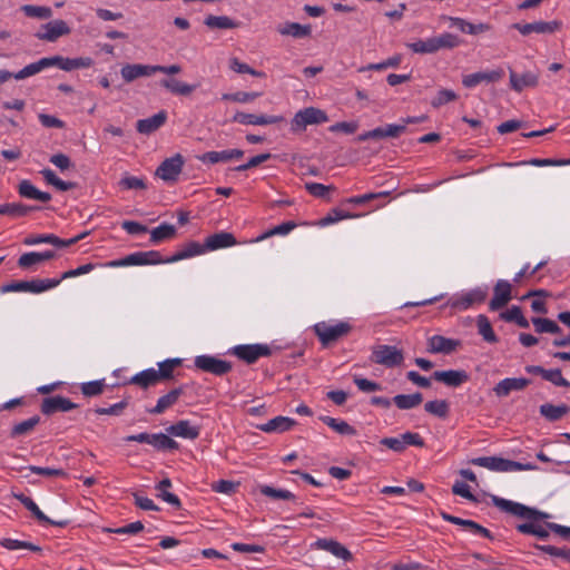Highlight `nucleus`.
Wrapping results in <instances>:
<instances>
[{
  "mask_svg": "<svg viewBox=\"0 0 570 570\" xmlns=\"http://www.w3.org/2000/svg\"><path fill=\"white\" fill-rule=\"evenodd\" d=\"M491 501L501 511L527 519L529 521L525 523H521L517 527V530L519 532L525 534H533L540 539H546L549 537V531L547 527L535 523V521L538 520L549 518L548 513L529 508L519 502L500 498L498 495H491Z\"/></svg>",
  "mask_w": 570,
  "mask_h": 570,
  "instance_id": "f257e3e1",
  "label": "nucleus"
},
{
  "mask_svg": "<svg viewBox=\"0 0 570 570\" xmlns=\"http://www.w3.org/2000/svg\"><path fill=\"white\" fill-rule=\"evenodd\" d=\"M488 296V286H478L469 291H461L452 295L446 305L456 311H466L476 304H481Z\"/></svg>",
  "mask_w": 570,
  "mask_h": 570,
  "instance_id": "f03ea898",
  "label": "nucleus"
},
{
  "mask_svg": "<svg viewBox=\"0 0 570 570\" xmlns=\"http://www.w3.org/2000/svg\"><path fill=\"white\" fill-rule=\"evenodd\" d=\"M352 325L347 321L320 322L314 325V331L323 345H327L347 335Z\"/></svg>",
  "mask_w": 570,
  "mask_h": 570,
  "instance_id": "7ed1b4c3",
  "label": "nucleus"
},
{
  "mask_svg": "<svg viewBox=\"0 0 570 570\" xmlns=\"http://www.w3.org/2000/svg\"><path fill=\"white\" fill-rule=\"evenodd\" d=\"M60 279L37 278L31 281H20L6 284L1 287L2 293H31L40 294L57 287Z\"/></svg>",
  "mask_w": 570,
  "mask_h": 570,
  "instance_id": "20e7f679",
  "label": "nucleus"
},
{
  "mask_svg": "<svg viewBox=\"0 0 570 570\" xmlns=\"http://www.w3.org/2000/svg\"><path fill=\"white\" fill-rule=\"evenodd\" d=\"M166 264L160 253L157 250L136 252L127 255L124 258L110 261L106 264L107 267H126V266H142V265H157Z\"/></svg>",
  "mask_w": 570,
  "mask_h": 570,
  "instance_id": "39448f33",
  "label": "nucleus"
},
{
  "mask_svg": "<svg viewBox=\"0 0 570 570\" xmlns=\"http://www.w3.org/2000/svg\"><path fill=\"white\" fill-rule=\"evenodd\" d=\"M472 463L478 466L485 468L497 472H512L531 469L530 464H522L515 461L497 458V456H480L472 460Z\"/></svg>",
  "mask_w": 570,
  "mask_h": 570,
  "instance_id": "423d86ee",
  "label": "nucleus"
},
{
  "mask_svg": "<svg viewBox=\"0 0 570 570\" xmlns=\"http://www.w3.org/2000/svg\"><path fill=\"white\" fill-rule=\"evenodd\" d=\"M404 360L400 348L392 345H377L373 347L372 361L385 367H395L402 364Z\"/></svg>",
  "mask_w": 570,
  "mask_h": 570,
  "instance_id": "0eeeda50",
  "label": "nucleus"
},
{
  "mask_svg": "<svg viewBox=\"0 0 570 570\" xmlns=\"http://www.w3.org/2000/svg\"><path fill=\"white\" fill-rule=\"evenodd\" d=\"M328 120L326 112L318 108L307 107L297 111L292 119V129L303 130L308 125L323 124Z\"/></svg>",
  "mask_w": 570,
  "mask_h": 570,
  "instance_id": "6e6552de",
  "label": "nucleus"
},
{
  "mask_svg": "<svg viewBox=\"0 0 570 570\" xmlns=\"http://www.w3.org/2000/svg\"><path fill=\"white\" fill-rule=\"evenodd\" d=\"M194 365L198 370L214 375H224L232 370L229 362L207 354L196 356Z\"/></svg>",
  "mask_w": 570,
  "mask_h": 570,
  "instance_id": "1a4fd4ad",
  "label": "nucleus"
},
{
  "mask_svg": "<svg viewBox=\"0 0 570 570\" xmlns=\"http://www.w3.org/2000/svg\"><path fill=\"white\" fill-rule=\"evenodd\" d=\"M184 158L180 154L165 159L156 170V175L164 181H176L184 167Z\"/></svg>",
  "mask_w": 570,
  "mask_h": 570,
  "instance_id": "9d476101",
  "label": "nucleus"
},
{
  "mask_svg": "<svg viewBox=\"0 0 570 570\" xmlns=\"http://www.w3.org/2000/svg\"><path fill=\"white\" fill-rule=\"evenodd\" d=\"M269 353L271 348L266 344H246L233 347V354L249 364L262 356L269 355Z\"/></svg>",
  "mask_w": 570,
  "mask_h": 570,
  "instance_id": "9b49d317",
  "label": "nucleus"
},
{
  "mask_svg": "<svg viewBox=\"0 0 570 570\" xmlns=\"http://www.w3.org/2000/svg\"><path fill=\"white\" fill-rule=\"evenodd\" d=\"M234 122L240 125L266 126L284 121L281 115H255L237 111L232 119Z\"/></svg>",
  "mask_w": 570,
  "mask_h": 570,
  "instance_id": "f8f14e48",
  "label": "nucleus"
},
{
  "mask_svg": "<svg viewBox=\"0 0 570 570\" xmlns=\"http://www.w3.org/2000/svg\"><path fill=\"white\" fill-rule=\"evenodd\" d=\"M69 33L70 28L68 24L63 20L57 19L42 24L36 36L40 40L52 42Z\"/></svg>",
  "mask_w": 570,
  "mask_h": 570,
  "instance_id": "ddd939ff",
  "label": "nucleus"
},
{
  "mask_svg": "<svg viewBox=\"0 0 570 570\" xmlns=\"http://www.w3.org/2000/svg\"><path fill=\"white\" fill-rule=\"evenodd\" d=\"M82 237L83 235H79L69 239H61L53 234L30 235L24 238L23 244L28 246H33L38 244H50L56 247H68L70 245L76 244Z\"/></svg>",
  "mask_w": 570,
  "mask_h": 570,
  "instance_id": "4468645a",
  "label": "nucleus"
},
{
  "mask_svg": "<svg viewBox=\"0 0 570 570\" xmlns=\"http://www.w3.org/2000/svg\"><path fill=\"white\" fill-rule=\"evenodd\" d=\"M167 433L169 435L187 439V440H195L200 434V426L193 424L188 420H180L175 424H171L166 429Z\"/></svg>",
  "mask_w": 570,
  "mask_h": 570,
  "instance_id": "2eb2a0df",
  "label": "nucleus"
},
{
  "mask_svg": "<svg viewBox=\"0 0 570 570\" xmlns=\"http://www.w3.org/2000/svg\"><path fill=\"white\" fill-rule=\"evenodd\" d=\"M510 87L517 92L523 91L525 88H533L539 82V75L532 71H525L521 75L513 70L509 73Z\"/></svg>",
  "mask_w": 570,
  "mask_h": 570,
  "instance_id": "dca6fc26",
  "label": "nucleus"
},
{
  "mask_svg": "<svg viewBox=\"0 0 570 570\" xmlns=\"http://www.w3.org/2000/svg\"><path fill=\"white\" fill-rule=\"evenodd\" d=\"M155 73V65L127 63L121 67L120 75L126 82H132L141 77H150Z\"/></svg>",
  "mask_w": 570,
  "mask_h": 570,
  "instance_id": "f3484780",
  "label": "nucleus"
},
{
  "mask_svg": "<svg viewBox=\"0 0 570 570\" xmlns=\"http://www.w3.org/2000/svg\"><path fill=\"white\" fill-rule=\"evenodd\" d=\"M461 345L459 340L448 338L442 335H433L428 340V350L431 353L450 354Z\"/></svg>",
  "mask_w": 570,
  "mask_h": 570,
  "instance_id": "a211bd4d",
  "label": "nucleus"
},
{
  "mask_svg": "<svg viewBox=\"0 0 570 570\" xmlns=\"http://www.w3.org/2000/svg\"><path fill=\"white\" fill-rule=\"evenodd\" d=\"M511 284L508 281L499 279L494 286L493 297L490 301V308L498 311L505 306L511 299Z\"/></svg>",
  "mask_w": 570,
  "mask_h": 570,
  "instance_id": "6ab92c4d",
  "label": "nucleus"
},
{
  "mask_svg": "<svg viewBox=\"0 0 570 570\" xmlns=\"http://www.w3.org/2000/svg\"><path fill=\"white\" fill-rule=\"evenodd\" d=\"M433 377L448 386L456 387L469 380V374L464 370L435 371Z\"/></svg>",
  "mask_w": 570,
  "mask_h": 570,
  "instance_id": "aec40b11",
  "label": "nucleus"
},
{
  "mask_svg": "<svg viewBox=\"0 0 570 570\" xmlns=\"http://www.w3.org/2000/svg\"><path fill=\"white\" fill-rule=\"evenodd\" d=\"M14 497L24 505L27 510H29L32 515L42 524H52L57 527H65L67 524L66 521H53L49 519L37 505V503L29 497L23 493L14 494Z\"/></svg>",
  "mask_w": 570,
  "mask_h": 570,
  "instance_id": "412c9836",
  "label": "nucleus"
},
{
  "mask_svg": "<svg viewBox=\"0 0 570 570\" xmlns=\"http://www.w3.org/2000/svg\"><path fill=\"white\" fill-rule=\"evenodd\" d=\"M166 120L167 112L161 110L151 117L139 119L136 124V129L141 135H150L164 126Z\"/></svg>",
  "mask_w": 570,
  "mask_h": 570,
  "instance_id": "4be33fe9",
  "label": "nucleus"
},
{
  "mask_svg": "<svg viewBox=\"0 0 570 570\" xmlns=\"http://www.w3.org/2000/svg\"><path fill=\"white\" fill-rule=\"evenodd\" d=\"M503 76V71L501 69L491 70V71H480L466 75L462 78V83L466 88H474L479 83L485 82H494L501 79Z\"/></svg>",
  "mask_w": 570,
  "mask_h": 570,
  "instance_id": "5701e85b",
  "label": "nucleus"
},
{
  "mask_svg": "<svg viewBox=\"0 0 570 570\" xmlns=\"http://www.w3.org/2000/svg\"><path fill=\"white\" fill-rule=\"evenodd\" d=\"M295 424L296 421L294 419L279 415L266 423L258 424L257 429L265 433H283L289 431Z\"/></svg>",
  "mask_w": 570,
  "mask_h": 570,
  "instance_id": "b1692460",
  "label": "nucleus"
},
{
  "mask_svg": "<svg viewBox=\"0 0 570 570\" xmlns=\"http://www.w3.org/2000/svg\"><path fill=\"white\" fill-rule=\"evenodd\" d=\"M76 407V404L72 403L69 399L63 396H51L45 399L41 405V411L45 414H52L55 412H68Z\"/></svg>",
  "mask_w": 570,
  "mask_h": 570,
  "instance_id": "393cba45",
  "label": "nucleus"
},
{
  "mask_svg": "<svg viewBox=\"0 0 570 570\" xmlns=\"http://www.w3.org/2000/svg\"><path fill=\"white\" fill-rule=\"evenodd\" d=\"M244 156V151L240 149H227L220 151H207L198 157L203 163L217 164L220 161H228L232 159H239Z\"/></svg>",
  "mask_w": 570,
  "mask_h": 570,
  "instance_id": "a878e982",
  "label": "nucleus"
},
{
  "mask_svg": "<svg viewBox=\"0 0 570 570\" xmlns=\"http://www.w3.org/2000/svg\"><path fill=\"white\" fill-rule=\"evenodd\" d=\"M207 252L217 250L220 248L232 247L237 244L233 234L227 232H219L208 236L205 239Z\"/></svg>",
  "mask_w": 570,
  "mask_h": 570,
  "instance_id": "bb28decb",
  "label": "nucleus"
},
{
  "mask_svg": "<svg viewBox=\"0 0 570 570\" xmlns=\"http://www.w3.org/2000/svg\"><path fill=\"white\" fill-rule=\"evenodd\" d=\"M530 381L523 377H508L494 386L498 396H507L511 391H520L528 386Z\"/></svg>",
  "mask_w": 570,
  "mask_h": 570,
  "instance_id": "cd10ccee",
  "label": "nucleus"
},
{
  "mask_svg": "<svg viewBox=\"0 0 570 570\" xmlns=\"http://www.w3.org/2000/svg\"><path fill=\"white\" fill-rule=\"evenodd\" d=\"M316 547L324 551H327L335 556L338 559L344 561H348L352 559V553L340 542L332 539H318L316 541Z\"/></svg>",
  "mask_w": 570,
  "mask_h": 570,
  "instance_id": "c85d7f7f",
  "label": "nucleus"
},
{
  "mask_svg": "<svg viewBox=\"0 0 570 570\" xmlns=\"http://www.w3.org/2000/svg\"><path fill=\"white\" fill-rule=\"evenodd\" d=\"M206 252H207V248H206L205 243H204V245H202L199 243L191 242V243L187 244L184 249L177 252L176 254H174L173 256H170L168 258H165V263L166 264L175 263V262H178L181 259L202 255Z\"/></svg>",
  "mask_w": 570,
  "mask_h": 570,
  "instance_id": "c756f323",
  "label": "nucleus"
},
{
  "mask_svg": "<svg viewBox=\"0 0 570 570\" xmlns=\"http://www.w3.org/2000/svg\"><path fill=\"white\" fill-rule=\"evenodd\" d=\"M277 31L282 36H291L296 39L309 37L312 28L309 24H299L297 22H285L277 27Z\"/></svg>",
  "mask_w": 570,
  "mask_h": 570,
  "instance_id": "7c9ffc66",
  "label": "nucleus"
},
{
  "mask_svg": "<svg viewBox=\"0 0 570 570\" xmlns=\"http://www.w3.org/2000/svg\"><path fill=\"white\" fill-rule=\"evenodd\" d=\"M19 195L23 198L35 199L42 203H47L51 200V195L46 191L39 190L35 185L29 180H22L18 187Z\"/></svg>",
  "mask_w": 570,
  "mask_h": 570,
  "instance_id": "2f4dec72",
  "label": "nucleus"
},
{
  "mask_svg": "<svg viewBox=\"0 0 570 570\" xmlns=\"http://www.w3.org/2000/svg\"><path fill=\"white\" fill-rule=\"evenodd\" d=\"M160 86L178 96H188L197 88L196 85H190L175 78L163 79Z\"/></svg>",
  "mask_w": 570,
  "mask_h": 570,
  "instance_id": "473e14b6",
  "label": "nucleus"
},
{
  "mask_svg": "<svg viewBox=\"0 0 570 570\" xmlns=\"http://www.w3.org/2000/svg\"><path fill=\"white\" fill-rule=\"evenodd\" d=\"M570 407L566 404L553 405L551 403H544L540 405V414L550 422H556L567 415Z\"/></svg>",
  "mask_w": 570,
  "mask_h": 570,
  "instance_id": "72a5a7b5",
  "label": "nucleus"
},
{
  "mask_svg": "<svg viewBox=\"0 0 570 570\" xmlns=\"http://www.w3.org/2000/svg\"><path fill=\"white\" fill-rule=\"evenodd\" d=\"M320 420L325 423L328 428L341 435L354 436L356 435V429L350 425L346 421L335 419L331 416H320Z\"/></svg>",
  "mask_w": 570,
  "mask_h": 570,
  "instance_id": "f704fd0d",
  "label": "nucleus"
},
{
  "mask_svg": "<svg viewBox=\"0 0 570 570\" xmlns=\"http://www.w3.org/2000/svg\"><path fill=\"white\" fill-rule=\"evenodd\" d=\"M38 207L28 206L21 203L0 204V215H8L12 218L23 217L29 212L36 210Z\"/></svg>",
  "mask_w": 570,
  "mask_h": 570,
  "instance_id": "c9c22d12",
  "label": "nucleus"
},
{
  "mask_svg": "<svg viewBox=\"0 0 570 570\" xmlns=\"http://www.w3.org/2000/svg\"><path fill=\"white\" fill-rule=\"evenodd\" d=\"M183 394V389H174L170 392H168L166 395H163L158 399L156 406L150 410L149 412L153 414H160L171 405H174L179 396Z\"/></svg>",
  "mask_w": 570,
  "mask_h": 570,
  "instance_id": "e433bc0d",
  "label": "nucleus"
},
{
  "mask_svg": "<svg viewBox=\"0 0 570 570\" xmlns=\"http://www.w3.org/2000/svg\"><path fill=\"white\" fill-rule=\"evenodd\" d=\"M423 401L421 393L399 394L394 396L393 402L400 410H411L420 405Z\"/></svg>",
  "mask_w": 570,
  "mask_h": 570,
  "instance_id": "4c0bfd02",
  "label": "nucleus"
},
{
  "mask_svg": "<svg viewBox=\"0 0 570 570\" xmlns=\"http://www.w3.org/2000/svg\"><path fill=\"white\" fill-rule=\"evenodd\" d=\"M204 23L210 29H234L239 23L227 16H207Z\"/></svg>",
  "mask_w": 570,
  "mask_h": 570,
  "instance_id": "58836bf2",
  "label": "nucleus"
},
{
  "mask_svg": "<svg viewBox=\"0 0 570 570\" xmlns=\"http://www.w3.org/2000/svg\"><path fill=\"white\" fill-rule=\"evenodd\" d=\"M153 448H155L158 451H166V450H177L178 443L169 438L167 434L164 433H153L150 438V443Z\"/></svg>",
  "mask_w": 570,
  "mask_h": 570,
  "instance_id": "ea45409f",
  "label": "nucleus"
},
{
  "mask_svg": "<svg viewBox=\"0 0 570 570\" xmlns=\"http://www.w3.org/2000/svg\"><path fill=\"white\" fill-rule=\"evenodd\" d=\"M259 491L263 495L268 497L274 500H285V501H296V495L288 490L285 489H276L271 485H262Z\"/></svg>",
  "mask_w": 570,
  "mask_h": 570,
  "instance_id": "a19ab883",
  "label": "nucleus"
},
{
  "mask_svg": "<svg viewBox=\"0 0 570 570\" xmlns=\"http://www.w3.org/2000/svg\"><path fill=\"white\" fill-rule=\"evenodd\" d=\"M432 39L435 52L441 49H453L460 45L459 37L450 32H443L440 36L432 37Z\"/></svg>",
  "mask_w": 570,
  "mask_h": 570,
  "instance_id": "79ce46f5",
  "label": "nucleus"
},
{
  "mask_svg": "<svg viewBox=\"0 0 570 570\" xmlns=\"http://www.w3.org/2000/svg\"><path fill=\"white\" fill-rule=\"evenodd\" d=\"M41 176L47 181V184L52 185L60 191H67L72 188V184L69 181H65L60 179L53 170L50 168H43L40 170Z\"/></svg>",
  "mask_w": 570,
  "mask_h": 570,
  "instance_id": "37998d69",
  "label": "nucleus"
},
{
  "mask_svg": "<svg viewBox=\"0 0 570 570\" xmlns=\"http://www.w3.org/2000/svg\"><path fill=\"white\" fill-rule=\"evenodd\" d=\"M501 318L505 322H514L520 327L528 328L529 321L523 316L522 311L519 306H512L511 308L500 314Z\"/></svg>",
  "mask_w": 570,
  "mask_h": 570,
  "instance_id": "c03bdc74",
  "label": "nucleus"
},
{
  "mask_svg": "<svg viewBox=\"0 0 570 570\" xmlns=\"http://www.w3.org/2000/svg\"><path fill=\"white\" fill-rule=\"evenodd\" d=\"M478 332L483 337L485 342L495 343L498 341L497 335L493 332V328L484 315H479L476 318Z\"/></svg>",
  "mask_w": 570,
  "mask_h": 570,
  "instance_id": "a18cd8bd",
  "label": "nucleus"
},
{
  "mask_svg": "<svg viewBox=\"0 0 570 570\" xmlns=\"http://www.w3.org/2000/svg\"><path fill=\"white\" fill-rule=\"evenodd\" d=\"M158 376H157V370L155 368H147V370H144L139 373H137L132 379H131V382L141 386V387H147L149 385H153L155 384L156 382H158Z\"/></svg>",
  "mask_w": 570,
  "mask_h": 570,
  "instance_id": "49530a36",
  "label": "nucleus"
},
{
  "mask_svg": "<svg viewBox=\"0 0 570 570\" xmlns=\"http://www.w3.org/2000/svg\"><path fill=\"white\" fill-rule=\"evenodd\" d=\"M175 233L176 228L174 225L161 224L150 232V240L153 243H159L164 239L171 238L175 235Z\"/></svg>",
  "mask_w": 570,
  "mask_h": 570,
  "instance_id": "de8ad7c7",
  "label": "nucleus"
},
{
  "mask_svg": "<svg viewBox=\"0 0 570 570\" xmlns=\"http://www.w3.org/2000/svg\"><path fill=\"white\" fill-rule=\"evenodd\" d=\"M181 364L180 358H168L158 363V380H167L173 376L174 370Z\"/></svg>",
  "mask_w": 570,
  "mask_h": 570,
  "instance_id": "09e8293b",
  "label": "nucleus"
},
{
  "mask_svg": "<svg viewBox=\"0 0 570 570\" xmlns=\"http://www.w3.org/2000/svg\"><path fill=\"white\" fill-rule=\"evenodd\" d=\"M21 11L26 16L37 19H49L52 16L51 8L45 6L24 4L21 7Z\"/></svg>",
  "mask_w": 570,
  "mask_h": 570,
  "instance_id": "8fccbe9b",
  "label": "nucleus"
},
{
  "mask_svg": "<svg viewBox=\"0 0 570 570\" xmlns=\"http://www.w3.org/2000/svg\"><path fill=\"white\" fill-rule=\"evenodd\" d=\"M46 67H45V62H43V59H39L38 61L36 62H32V63H29L27 65L26 67H23L21 70H19L18 72H16L13 75V78L16 80H22V79H26V78H29L31 76H35L39 72H41L42 70H45Z\"/></svg>",
  "mask_w": 570,
  "mask_h": 570,
  "instance_id": "3c124183",
  "label": "nucleus"
},
{
  "mask_svg": "<svg viewBox=\"0 0 570 570\" xmlns=\"http://www.w3.org/2000/svg\"><path fill=\"white\" fill-rule=\"evenodd\" d=\"M424 409L428 413L438 417H445L449 413V403L445 400H434L425 403Z\"/></svg>",
  "mask_w": 570,
  "mask_h": 570,
  "instance_id": "603ef678",
  "label": "nucleus"
},
{
  "mask_svg": "<svg viewBox=\"0 0 570 570\" xmlns=\"http://www.w3.org/2000/svg\"><path fill=\"white\" fill-rule=\"evenodd\" d=\"M94 65V60L90 57H78V58H66L63 71H72L76 69L89 68Z\"/></svg>",
  "mask_w": 570,
  "mask_h": 570,
  "instance_id": "864d4df0",
  "label": "nucleus"
},
{
  "mask_svg": "<svg viewBox=\"0 0 570 570\" xmlns=\"http://www.w3.org/2000/svg\"><path fill=\"white\" fill-rule=\"evenodd\" d=\"M294 228H295V224L293 222H286L281 225H277L274 228L267 230L266 233L259 235L253 242H255V243L262 242V240L266 239L267 237L274 236V235L285 236L288 233H291Z\"/></svg>",
  "mask_w": 570,
  "mask_h": 570,
  "instance_id": "5fc2aeb1",
  "label": "nucleus"
},
{
  "mask_svg": "<svg viewBox=\"0 0 570 570\" xmlns=\"http://www.w3.org/2000/svg\"><path fill=\"white\" fill-rule=\"evenodd\" d=\"M532 324L534 326L535 332H538V333H558V332H560L559 325L549 318L534 317V318H532Z\"/></svg>",
  "mask_w": 570,
  "mask_h": 570,
  "instance_id": "6e6d98bb",
  "label": "nucleus"
},
{
  "mask_svg": "<svg viewBox=\"0 0 570 570\" xmlns=\"http://www.w3.org/2000/svg\"><path fill=\"white\" fill-rule=\"evenodd\" d=\"M406 46L414 53L429 55V53H434L435 52V47H434L432 37L428 38V39H424V40H417V41H414V42H410Z\"/></svg>",
  "mask_w": 570,
  "mask_h": 570,
  "instance_id": "4d7b16f0",
  "label": "nucleus"
},
{
  "mask_svg": "<svg viewBox=\"0 0 570 570\" xmlns=\"http://www.w3.org/2000/svg\"><path fill=\"white\" fill-rule=\"evenodd\" d=\"M534 32L541 35H552L562 28V22L560 20H551V21H534Z\"/></svg>",
  "mask_w": 570,
  "mask_h": 570,
  "instance_id": "13d9d810",
  "label": "nucleus"
},
{
  "mask_svg": "<svg viewBox=\"0 0 570 570\" xmlns=\"http://www.w3.org/2000/svg\"><path fill=\"white\" fill-rule=\"evenodd\" d=\"M261 96L259 92H245V91H237L233 94H223L222 99L239 102V104H247L254 101L256 98Z\"/></svg>",
  "mask_w": 570,
  "mask_h": 570,
  "instance_id": "bf43d9fd",
  "label": "nucleus"
},
{
  "mask_svg": "<svg viewBox=\"0 0 570 570\" xmlns=\"http://www.w3.org/2000/svg\"><path fill=\"white\" fill-rule=\"evenodd\" d=\"M376 132H379L377 139L395 138L404 132V125L389 124L385 127H377Z\"/></svg>",
  "mask_w": 570,
  "mask_h": 570,
  "instance_id": "052dcab7",
  "label": "nucleus"
},
{
  "mask_svg": "<svg viewBox=\"0 0 570 570\" xmlns=\"http://www.w3.org/2000/svg\"><path fill=\"white\" fill-rule=\"evenodd\" d=\"M28 470L31 473L43 475L47 478H67V472L62 469H55V468H48V466H37V465H30L28 466Z\"/></svg>",
  "mask_w": 570,
  "mask_h": 570,
  "instance_id": "680f3d73",
  "label": "nucleus"
},
{
  "mask_svg": "<svg viewBox=\"0 0 570 570\" xmlns=\"http://www.w3.org/2000/svg\"><path fill=\"white\" fill-rule=\"evenodd\" d=\"M39 264V252L24 253L18 259V266L22 269H33Z\"/></svg>",
  "mask_w": 570,
  "mask_h": 570,
  "instance_id": "e2e57ef3",
  "label": "nucleus"
},
{
  "mask_svg": "<svg viewBox=\"0 0 570 570\" xmlns=\"http://www.w3.org/2000/svg\"><path fill=\"white\" fill-rule=\"evenodd\" d=\"M351 217H353V216L350 215L348 213L342 212L340 209H333L325 217L320 219L318 226L325 227V226L332 225L334 223H337L340 220L351 218Z\"/></svg>",
  "mask_w": 570,
  "mask_h": 570,
  "instance_id": "0e129e2a",
  "label": "nucleus"
},
{
  "mask_svg": "<svg viewBox=\"0 0 570 570\" xmlns=\"http://www.w3.org/2000/svg\"><path fill=\"white\" fill-rule=\"evenodd\" d=\"M229 67L233 71L237 73H249L255 77L264 76L263 72L253 69L247 63L239 61L237 58H232L229 60Z\"/></svg>",
  "mask_w": 570,
  "mask_h": 570,
  "instance_id": "69168bd1",
  "label": "nucleus"
},
{
  "mask_svg": "<svg viewBox=\"0 0 570 570\" xmlns=\"http://www.w3.org/2000/svg\"><path fill=\"white\" fill-rule=\"evenodd\" d=\"M543 379L556 386H570V382L562 376L561 370L559 368L547 370Z\"/></svg>",
  "mask_w": 570,
  "mask_h": 570,
  "instance_id": "338daca9",
  "label": "nucleus"
},
{
  "mask_svg": "<svg viewBox=\"0 0 570 570\" xmlns=\"http://www.w3.org/2000/svg\"><path fill=\"white\" fill-rule=\"evenodd\" d=\"M104 386H105L104 380L86 382L81 385V393L86 396H96L102 392Z\"/></svg>",
  "mask_w": 570,
  "mask_h": 570,
  "instance_id": "774afa93",
  "label": "nucleus"
}]
</instances>
